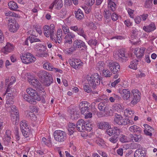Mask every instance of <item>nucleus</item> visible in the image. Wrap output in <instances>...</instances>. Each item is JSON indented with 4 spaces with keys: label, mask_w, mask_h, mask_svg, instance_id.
<instances>
[{
    "label": "nucleus",
    "mask_w": 157,
    "mask_h": 157,
    "mask_svg": "<svg viewBox=\"0 0 157 157\" xmlns=\"http://www.w3.org/2000/svg\"><path fill=\"white\" fill-rule=\"evenodd\" d=\"M119 93L124 100L130 101L131 104H136L140 100V93L138 90H132L131 92L129 89H124L120 90Z\"/></svg>",
    "instance_id": "obj_1"
},
{
    "label": "nucleus",
    "mask_w": 157,
    "mask_h": 157,
    "mask_svg": "<svg viewBox=\"0 0 157 157\" xmlns=\"http://www.w3.org/2000/svg\"><path fill=\"white\" fill-rule=\"evenodd\" d=\"M100 77L98 74L96 73L92 75H87L86 79L88 84L94 89H95L97 86L99 85L100 83Z\"/></svg>",
    "instance_id": "obj_2"
},
{
    "label": "nucleus",
    "mask_w": 157,
    "mask_h": 157,
    "mask_svg": "<svg viewBox=\"0 0 157 157\" xmlns=\"http://www.w3.org/2000/svg\"><path fill=\"white\" fill-rule=\"evenodd\" d=\"M114 121L120 125H125L129 124H133V121L128 117L124 118L120 114H117L114 119Z\"/></svg>",
    "instance_id": "obj_3"
},
{
    "label": "nucleus",
    "mask_w": 157,
    "mask_h": 157,
    "mask_svg": "<svg viewBox=\"0 0 157 157\" xmlns=\"http://www.w3.org/2000/svg\"><path fill=\"white\" fill-rule=\"evenodd\" d=\"M21 58L23 63L26 64L34 63L36 60V58L29 53L23 54Z\"/></svg>",
    "instance_id": "obj_4"
},
{
    "label": "nucleus",
    "mask_w": 157,
    "mask_h": 157,
    "mask_svg": "<svg viewBox=\"0 0 157 157\" xmlns=\"http://www.w3.org/2000/svg\"><path fill=\"white\" fill-rule=\"evenodd\" d=\"M36 48L37 52V56L41 57H46L47 56L48 53L46 52L45 46L41 44H36Z\"/></svg>",
    "instance_id": "obj_5"
},
{
    "label": "nucleus",
    "mask_w": 157,
    "mask_h": 157,
    "mask_svg": "<svg viewBox=\"0 0 157 157\" xmlns=\"http://www.w3.org/2000/svg\"><path fill=\"white\" fill-rule=\"evenodd\" d=\"M108 67L113 74H116L120 70V66L119 64L116 62L111 60L108 61Z\"/></svg>",
    "instance_id": "obj_6"
},
{
    "label": "nucleus",
    "mask_w": 157,
    "mask_h": 157,
    "mask_svg": "<svg viewBox=\"0 0 157 157\" xmlns=\"http://www.w3.org/2000/svg\"><path fill=\"white\" fill-rule=\"evenodd\" d=\"M55 140L59 142H63L66 139V134L65 132L61 130H56L54 133Z\"/></svg>",
    "instance_id": "obj_7"
},
{
    "label": "nucleus",
    "mask_w": 157,
    "mask_h": 157,
    "mask_svg": "<svg viewBox=\"0 0 157 157\" xmlns=\"http://www.w3.org/2000/svg\"><path fill=\"white\" fill-rule=\"evenodd\" d=\"M114 56L117 60L124 62L127 60V55L125 54V52L123 50H120L116 52Z\"/></svg>",
    "instance_id": "obj_8"
},
{
    "label": "nucleus",
    "mask_w": 157,
    "mask_h": 157,
    "mask_svg": "<svg viewBox=\"0 0 157 157\" xmlns=\"http://www.w3.org/2000/svg\"><path fill=\"white\" fill-rule=\"evenodd\" d=\"M44 68L48 71H54L55 72H59L61 73L62 72L61 70L53 67L52 64L48 62H46L43 65Z\"/></svg>",
    "instance_id": "obj_9"
},
{
    "label": "nucleus",
    "mask_w": 157,
    "mask_h": 157,
    "mask_svg": "<svg viewBox=\"0 0 157 157\" xmlns=\"http://www.w3.org/2000/svg\"><path fill=\"white\" fill-rule=\"evenodd\" d=\"M69 63L70 65L75 69L80 68L82 65L83 63L79 59H74L73 60H70Z\"/></svg>",
    "instance_id": "obj_10"
},
{
    "label": "nucleus",
    "mask_w": 157,
    "mask_h": 157,
    "mask_svg": "<svg viewBox=\"0 0 157 157\" xmlns=\"http://www.w3.org/2000/svg\"><path fill=\"white\" fill-rule=\"evenodd\" d=\"M73 44L76 48L82 47L83 48V50L86 51L87 50V46L85 43L81 40L76 39L73 41Z\"/></svg>",
    "instance_id": "obj_11"
},
{
    "label": "nucleus",
    "mask_w": 157,
    "mask_h": 157,
    "mask_svg": "<svg viewBox=\"0 0 157 157\" xmlns=\"http://www.w3.org/2000/svg\"><path fill=\"white\" fill-rule=\"evenodd\" d=\"M13 45L9 43H7L1 51L4 54H7L12 52L13 50Z\"/></svg>",
    "instance_id": "obj_12"
},
{
    "label": "nucleus",
    "mask_w": 157,
    "mask_h": 157,
    "mask_svg": "<svg viewBox=\"0 0 157 157\" xmlns=\"http://www.w3.org/2000/svg\"><path fill=\"white\" fill-rule=\"evenodd\" d=\"M97 126L98 128L102 130H106L111 127L109 122L105 121L98 122L97 123Z\"/></svg>",
    "instance_id": "obj_13"
},
{
    "label": "nucleus",
    "mask_w": 157,
    "mask_h": 157,
    "mask_svg": "<svg viewBox=\"0 0 157 157\" xmlns=\"http://www.w3.org/2000/svg\"><path fill=\"white\" fill-rule=\"evenodd\" d=\"M113 112L111 108L108 105L103 110V112L102 113H101L100 116L98 115V116L100 117L111 116L113 115Z\"/></svg>",
    "instance_id": "obj_14"
},
{
    "label": "nucleus",
    "mask_w": 157,
    "mask_h": 157,
    "mask_svg": "<svg viewBox=\"0 0 157 157\" xmlns=\"http://www.w3.org/2000/svg\"><path fill=\"white\" fill-rule=\"evenodd\" d=\"M75 37V35L72 32H70L66 35L64 38V43L65 44H71L72 42V39Z\"/></svg>",
    "instance_id": "obj_15"
},
{
    "label": "nucleus",
    "mask_w": 157,
    "mask_h": 157,
    "mask_svg": "<svg viewBox=\"0 0 157 157\" xmlns=\"http://www.w3.org/2000/svg\"><path fill=\"white\" fill-rule=\"evenodd\" d=\"M145 49L144 48H137L135 49L134 53L138 59L142 58L144 55Z\"/></svg>",
    "instance_id": "obj_16"
},
{
    "label": "nucleus",
    "mask_w": 157,
    "mask_h": 157,
    "mask_svg": "<svg viewBox=\"0 0 157 157\" xmlns=\"http://www.w3.org/2000/svg\"><path fill=\"white\" fill-rule=\"evenodd\" d=\"M85 121L83 119L79 120L77 123L76 128L79 132H84L85 131Z\"/></svg>",
    "instance_id": "obj_17"
},
{
    "label": "nucleus",
    "mask_w": 157,
    "mask_h": 157,
    "mask_svg": "<svg viewBox=\"0 0 157 157\" xmlns=\"http://www.w3.org/2000/svg\"><path fill=\"white\" fill-rule=\"evenodd\" d=\"M121 132V129L120 128L115 127L113 128H108L106 129L105 133L110 136H111L116 133V132Z\"/></svg>",
    "instance_id": "obj_18"
},
{
    "label": "nucleus",
    "mask_w": 157,
    "mask_h": 157,
    "mask_svg": "<svg viewBox=\"0 0 157 157\" xmlns=\"http://www.w3.org/2000/svg\"><path fill=\"white\" fill-rule=\"evenodd\" d=\"M156 29L155 25L154 23L151 22L149 25L144 26L143 29L147 33H150L154 30Z\"/></svg>",
    "instance_id": "obj_19"
},
{
    "label": "nucleus",
    "mask_w": 157,
    "mask_h": 157,
    "mask_svg": "<svg viewBox=\"0 0 157 157\" xmlns=\"http://www.w3.org/2000/svg\"><path fill=\"white\" fill-rule=\"evenodd\" d=\"M53 79L52 75L50 74L48 76L44 78L43 81V83L44 85L46 86H49L53 83Z\"/></svg>",
    "instance_id": "obj_20"
},
{
    "label": "nucleus",
    "mask_w": 157,
    "mask_h": 157,
    "mask_svg": "<svg viewBox=\"0 0 157 157\" xmlns=\"http://www.w3.org/2000/svg\"><path fill=\"white\" fill-rule=\"evenodd\" d=\"M146 155V151L145 149H138L135 153L134 157H144Z\"/></svg>",
    "instance_id": "obj_21"
},
{
    "label": "nucleus",
    "mask_w": 157,
    "mask_h": 157,
    "mask_svg": "<svg viewBox=\"0 0 157 157\" xmlns=\"http://www.w3.org/2000/svg\"><path fill=\"white\" fill-rule=\"evenodd\" d=\"M128 130L133 133L140 134L142 132L141 128L139 127L134 125L131 126L128 129Z\"/></svg>",
    "instance_id": "obj_22"
},
{
    "label": "nucleus",
    "mask_w": 157,
    "mask_h": 157,
    "mask_svg": "<svg viewBox=\"0 0 157 157\" xmlns=\"http://www.w3.org/2000/svg\"><path fill=\"white\" fill-rule=\"evenodd\" d=\"M19 27L18 24L15 21L12 22L9 25L10 31L13 33L16 32L18 29Z\"/></svg>",
    "instance_id": "obj_23"
},
{
    "label": "nucleus",
    "mask_w": 157,
    "mask_h": 157,
    "mask_svg": "<svg viewBox=\"0 0 157 157\" xmlns=\"http://www.w3.org/2000/svg\"><path fill=\"white\" fill-rule=\"evenodd\" d=\"M31 82L32 85L36 89H38L40 90H41L42 89V86L41 84L37 79H32L29 82Z\"/></svg>",
    "instance_id": "obj_24"
},
{
    "label": "nucleus",
    "mask_w": 157,
    "mask_h": 157,
    "mask_svg": "<svg viewBox=\"0 0 157 157\" xmlns=\"http://www.w3.org/2000/svg\"><path fill=\"white\" fill-rule=\"evenodd\" d=\"M75 17L78 20H81L84 17L83 12L80 9H78L76 11L74 12Z\"/></svg>",
    "instance_id": "obj_25"
},
{
    "label": "nucleus",
    "mask_w": 157,
    "mask_h": 157,
    "mask_svg": "<svg viewBox=\"0 0 157 157\" xmlns=\"http://www.w3.org/2000/svg\"><path fill=\"white\" fill-rule=\"evenodd\" d=\"M129 137L133 142H139L141 140V136L140 134H130Z\"/></svg>",
    "instance_id": "obj_26"
},
{
    "label": "nucleus",
    "mask_w": 157,
    "mask_h": 157,
    "mask_svg": "<svg viewBox=\"0 0 157 157\" xmlns=\"http://www.w3.org/2000/svg\"><path fill=\"white\" fill-rule=\"evenodd\" d=\"M121 132H117L116 133L112 135L109 139V140L113 144L116 143L118 140V137Z\"/></svg>",
    "instance_id": "obj_27"
},
{
    "label": "nucleus",
    "mask_w": 157,
    "mask_h": 157,
    "mask_svg": "<svg viewBox=\"0 0 157 157\" xmlns=\"http://www.w3.org/2000/svg\"><path fill=\"white\" fill-rule=\"evenodd\" d=\"M139 60L136 59H134L130 62V64L129 67L132 69L136 70L137 69V67L139 63Z\"/></svg>",
    "instance_id": "obj_28"
},
{
    "label": "nucleus",
    "mask_w": 157,
    "mask_h": 157,
    "mask_svg": "<svg viewBox=\"0 0 157 157\" xmlns=\"http://www.w3.org/2000/svg\"><path fill=\"white\" fill-rule=\"evenodd\" d=\"M117 1H108V7L109 10L114 11L116 9V3Z\"/></svg>",
    "instance_id": "obj_29"
},
{
    "label": "nucleus",
    "mask_w": 157,
    "mask_h": 157,
    "mask_svg": "<svg viewBox=\"0 0 157 157\" xmlns=\"http://www.w3.org/2000/svg\"><path fill=\"white\" fill-rule=\"evenodd\" d=\"M23 97L26 101L29 103L34 105L36 104V101H35V100L32 97L29 96L28 94H24Z\"/></svg>",
    "instance_id": "obj_30"
},
{
    "label": "nucleus",
    "mask_w": 157,
    "mask_h": 157,
    "mask_svg": "<svg viewBox=\"0 0 157 157\" xmlns=\"http://www.w3.org/2000/svg\"><path fill=\"white\" fill-rule=\"evenodd\" d=\"M44 35L46 37H48L50 36V38L52 41L55 42L56 43H57V39L53 37V36H54V33H52V34L50 33V30H49V31H46V32H44Z\"/></svg>",
    "instance_id": "obj_31"
},
{
    "label": "nucleus",
    "mask_w": 157,
    "mask_h": 157,
    "mask_svg": "<svg viewBox=\"0 0 157 157\" xmlns=\"http://www.w3.org/2000/svg\"><path fill=\"white\" fill-rule=\"evenodd\" d=\"M75 128H76V125L75 124L72 123H69L68 130L69 132L68 134L69 135H71L73 134Z\"/></svg>",
    "instance_id": "obj_32"
},
{
    "label": "nucleus",
    "mask_w": 157,
    "mask_h": 157,
    "mask_svg": "<svg viewBox=\"0 0 157 157\" xmlns=\"http://www.w3.org/2000/svg\"><path fill=\"white\" fill-rule=\"evenodd\" d=\"M50 74L45 71L42 70L38 72L37 73V75L39 78H44H44L48 76V75Z\"/></svg>",
    "instance_id": "obj_33"
},
{
    "label": "nucleus",
    "mask_w": 157,
    "mask_h": 157,
    "mask_svg": "<svg viewBox=\"0 0 157 157\" xmlns=\"http://www.w3.org/2000/svg\"><path fill=\"white\" fill-rule=\"evenodd\" d=\"M90 104L86 101H82L81 102L79 105V109L80 110L84 108L87 109L89 107H90Z\"/></svg>",
    "instance_id": "obj_34"
},
{
    "label": "nucleus",
    "mask_w": 157,
    "mask_h": 157,
    "mask_svg": "<svg viewBox=\"0 0 157 157\" xmlns=\"http://www.w3.org/2000/svg\"><path fill=\"white\" fill-rule=\"evenodd\" d=\"M8 5L10 9L16 11L18 8L17 4L13 1H10L9 2Z\"/></svg>",
    "instance_id": "obj_35"
},
{
    "label": "nucleus",
    "mask_w": 157,
    "mask_h": 157,
    "mask_svg": "<svg viewBox=\"0 0 157 157\" xmlns=\"http://www.w3.org/2000/svg\"><path fill=\"white\" fill-rule=\"evenodd\" d=\"M113 109L114 112L120 113L122 111L123 108L119 104H115L113 106Z\"/></svg>",
    "instance_id": "obj_36"
},
{
    "label": "nucleus",
    "mask_w": 157,
    "mask_h": 157,
    "mask_svg": "<svg viewBox=\"0 0 157 157\" xmlns=\"http://www.w3.org/2000/svg\"><path fill=\"white\" fill-rule=\"evenodd\" d=\"M29 40L31 43L34 42H40V40L37 37V36H29Z\"/></svg>",
    "instance_id": "obj_37"
},
{
    "label": "nucleus",
    "mask_w": 157,
    "mask_h": 157,
    "mask_svg": "<svg viewBox=\"0 0 157 157\" xmlns=\"http://www.w3.org/2000/svg\"><path fill=\"white\" fill-rule=\"evenodd\" d=\"M70 115L72 119H76L78 117L77 112L75 109H72L70 110Z\"/></svg>",
    "instance_id": "obj_38"
},
{
    "label": "nucleus",
    "mask_w": 157,
    "mask_h": 157,
    "mask_svg": "<svg viewBox=\"0 0 157 157\" xmlns=\"http://www.w3.org/2000/svg\"><path fill=\"white\" fill-rule=\"evenodd\" d=\"M95 142L99 146L102 147H104L106 146L104 141L101 138H98L96 140Z\"/></svg>",
    "instance_id": "obj_39"
},
{
    "label": "nucleus",
    "mask_w": 157,
    "mask_h": 157,
    "mask_svg": "<svg viewBox=\"0 0 157 157\" xmlns=\"http://www.w3.org/2000/svg\"><path fill=\"white\" fill-rule=\"evenodd\" d=\"M54 2H55V6L56 9L59 10L63 6L62 1L61 0H55Z\"/></svg>",
    "instance_id": "obj_40"
},
{
    "label": "nucleus",
    "mask_w": 157,
    "mask_h": 157,
    "mask_svg": "<svg viewBox=\"0 0 157 157\" xmlns=\"http://www.w3.org/2000/svg\"><path fill=\"white\" fill-rule=\"evenodd\" d=\"M26 117L32 121H35L36 120V115L32 112H29L27 113Z\"/></svg>",
    "instance_id": "obj_41"
},
{
    "label": "nucleus",
    "mask_w": 157,
    "mask_h": 157,
    "mask_svg": "<svg viewBox=\"0 0 157 157\" xmlns=\"http://www.w3.org/2000/svg\"><path fill=\"white\" fill-rule=\"evenodd\" d=\"M108 106L106 103L101 102L98 104V108L100 110L103 111Z\"/></svg>",
    "instance_id": "obj_42"
},
{
    "label": "nucleus",
    "mask_w": 157,
    "mask_h": 157,
    "mask_svg": "<svg viewBox=\"0 0 157 157\" xmlns=\"http://www.w3.org/2000/svg\"><path fill=\"white\" fill-rule=\"evenodd\" d=\"M77 33L78 35L82 36L86 40L87 36L84 32L83 28L79 27Z\"/></svg>",
    "instance_id": "obj_43"
},
{
    "label": "nucleus",
    "mask_w": 157,
    "mask_h": 157,
    "mask_svg": "<svg viewBox=\"0 0 157 157\" xmlns=\"http://www.w3.org/2000/svg\"><path fill=\"white\" fill-rule=\"evenodd\" d=\"M11 119L13 124L17 125L18 124L19 121V116H12L11 117Z\"/></svg>",
    "instance_id": "obj_44"
},
{
    "label": "nucleus",
    "mask_w": 157,
    "mask_h": 157,
    "mask_svg": "<svg viewBox=\"0 0 157 157\" xmlns=\"http://www.w3.org/2000/svg\"><path fill=\"white\" fill-rule=\"evenodd\" d=\"M91 87V86H90L88 84H85L83 85V89L84 91L87 93H89L91 92L92 89Z\"/></svg>",
    "instance_id": "obj_45"
},
{
    "label": "nucleus",
    "mask_w": 157,
    "mask_h": 157,
    "mask_svg": "<svg viewBox=\"0 0 157 157\" xmlns=\"http://www.w3.org/2000/svg\"><path fill=\"white\" fill-rule=\"evenodd\" d=\"M92 125L88 121H85V130H86L88 132L90 131L92 129Z\"/></svg>",
    "instance_id": "obj_46"
},
{
    "label": "nucleus",
    "mask_w": 157,
    "mask_h": 157,
    "mask_svg": "<svg viewBox=\"0 0 157 157\" xmlns=\"http://www.w3.org/2000/svg\"><path fill=\"white\" fill-rule=\"evenodd\" d=\"M103 73L104 75L107 77H110L112 75V72L107 69H103Z\"/></svg>",
    "instance_id": "obj_47"
},
{
    "label": "nucleus",
    "mask_w": 157,
    "mask_h": 157,
    "mask_svg": "<svg viewBox=\"0 0 157 157\" xmlns=\"http://www.w3.org/2000/svg\"><path fill=\"white\" fill-rule=\"evenodd\" d=\"M152 5V0H146L144 3V6L146 8H150Z\"/></svg>",
    "instance_id": "obj_48"
},
{
    "label": "nucleus",
    "mask_w": 157,
    "mask_h": 157,
    "mask_svg": "<svg viewBox=\"0 0 157 157\" xmlns=\"http://www.w3.org/2000/svg\"><path fill=\"white\" fill-rule=\"evenodd\" d=\"M26 91L28 94L33 97V95H34L36 92V90L31 88L27 89L26 90Z\"/></svg>",
    "instance_id": "obj_49"
},
{
    "label": "nucleus",
    "mask_w": 157,
    "mask_h": 157,
    "mask_svg": "<svg viewBox=\"0 0 157 157\" xmlns=\"http://www.w3.org/2000/svg\"><path fill=\"white\" fill-rule=\"evenodd\" d=\"M104 17L106 19H109L110 16H111V13L110 11L109 10H105L103 12Z\"/></svg>",
    "instance_id": "obj_50"
},
{
    "label": "nucleus",
    "mask_w": 157,
    "mask_h": 157,
    "mask_svg": "<svg viewBox=\"0 0 157 157\" xmlns=\"http://www.w3.org/2000/svg\"><path fill=\"white\" fill-rule=\"evenodd\" d=\"M76 47L73 44V45L67 49L66 52L68 54H71L74 52L76 50Z\"/></svg>",
    "instance_id": "obj_51"
},
{
    "label": "nucleus",
    "mask_w": 157,
    "mask_h": 157,
    "mask_svg": "<svg viewBox=\"0 0 157 157\" xmlns=\"http://www.w3.org/2000/svg\"><path fill=\"white\" fill-rule=\"evenodd\" d=\"M124 113L127 114L128 116L133 115L134 113V111L130 108L126 109L124 110Z\"/></svg>",
    "instance_id": "obj_52"
},
{
    "label": "nucleus",
    "mask_w": 157,
    "mask_h": 157,
    "mask_svg": "<svg viewBox=\"0 0 157 157\" xmlns=\"http://www.w3.org/2000/svg\"><path fill=\"white\" fill-rule=\"evenodd\" d=\"M97 66L99 70H102L104 68V63L102 61H100L97 63Z\"/></svg>",
    "instance_id": "obj_53"
},
{
    "label": "nucleus",
    "mask_w": 157,
    "mask_h": 157,
    "mask_svg": "<svg viewBox=\"0 0 157 157\" xmlns=\"http://www.w3.org/2000/svg\"><path fill=\"white\" fill-rule=\"evenodd\" d=\"M97 43V40L95 39H90L88 42V44L91 46H95Z\"/></svg>",
    "instance_id": "obj_54"
},
{
    "label": "nucleus",
    "mask_w": 157,
    "mask_h": 157,
    "mask_svg": "<svg viewBox=\"0 0 157 157\" xmlns=\"http://www.w3.org/2000/svg\"><path fill=\"white\" fill-rule=\"evenodd\" d=\"M5 15L6 16L9 17H15L16 15V14L15 13L11 11H6L5 13Z\"/></svg>",
    "instance_id": "obj_55"
},
{
    "label": "nucleus",
    "mask_w": 157,
    "mask_h": 157,
    "mask_svg": "<svg viewBox=\"0 0 157 157\" xmlns=\"http://www.w3.org/2000/svg\"><path fill=\"white\" fill-rule=\"evenodd\" d=\"M27 128H25L21 129L23 135L25 137H28L29 135V132L27 131Z\"/></svg>",
    "instance_id": "obj_56"
},
{
    "label": "nucleus",
    "mask_w": 157,
    "mask_h": 157,
    "mask_svg": "<svg viewBox=\"0 0 157 157\" xmlns=\"http://www.w3.org/2000/svg\"><path fill=\"white\" fill-rule=\"evenodd\" d=\"M27 126V123H26V121L25 120H23L21 121L20 124V127L21 129L26 128Z\"/></svg>",
    "instance_id": "obj_57"
},
{
    "label": "nucleus",
    "mask_w": 157,
    "mask_h": 157,
    "mask_svg": "<svg viewBox=\"0 0 157 157\" xmlns=\"http://www.w3.org/2000/svg\"><path fill=\"white\" fill-rule=\"evenodd\" d=\"M120 141L122 143L127 142H128V140L125 136L122 135L120 139Z\"/></svg>",
    "instance_id": "obj_58"
},
{
    "label": "nucleus",
    "mask_w": 157,
    "mask_h": 157,
    "mask_svg": "<svg viewBox=\"0 0 157 157\" xmlns=\"http://www.w3.org/2000/svg\"><path fill=\"white\" fill-rule=\"evenodd\" d=\"M87 25L90 29H96V27L95 24L92 22H90L88 23L87 24Z\"/></svg>",
    "instance_id": "obj_59"
},
{
    "label": "nucleus",
    "mask_w": 157,
    "mask_h": 157,
    "mask_svg": "<svg viewBox=\"0 0 157 157\" xmlns=\"http://www.w3.org/2000/svg\"><path fill=\"white\" fill-rule=\"evenodd\" d=\"M144 126L145 128L144 130H146L147 131L151 132L154 130V128H153L147 124H144Z\"/></svg>",
    "instance_id": "obj_60"
},
{
    "label": "nucleus",
    "mask_w": 157,
    "mask_h": 157,
    "mask_svg": "<svg viewBox=\"0 0 157 157\" xmlns=\"http://www.w3.org/2000/svg\"><path fill=\"white\" fill-rule=\"evenodd\" d=\"M124 23L127 27H129L131 26L132 25V22L130 21L129 19H127L125 20L124 22Z\"/></svg>",
    "instance_id": "obj_61"
},
{
    "label": "nucleus",
    "mask_w": 157,
    "mask_h": 157,
    "mask_svg": "<svg viewBox=\"0 0 157 157\" xmlns=\"http://www.w3.org/2000/svg\"><path fill=\"white\" fill-rule=\"evenodd\" d=\"M62 29L63 32V33L65 34H68L69 33V27L67 26H62Z\"/></svg>",
    "instance_id": "obj_62"
},
{
    "label": "nucleus",
    "mask_w": 157,
    "mask_h": 157,
    "mask_svg": "<svg viewBox=\"0 0 157 157\" xmlns=\"http://www.w3.org/2000/svg\"><path fill=\"white\" fill-rule=\"evenodd\" d=\"M83 115L85 116V118L86 119L90 118L92 116L91 111H89L88 112H87V113H85Z\"/></svg>",
    "instance_id": "obj_63"
},
{
    "label": "nucleus",
    "mask_w": 157,
    "mask_h": 157,
    "mask_svg": "<svg viewBox=\"0 0 157 157\" xmlns=\"http://www.w3.org/2000/svg\"><path fill=\"white\" fill-rule=\"evenodd\" d=\"M111 18L113 21H116L118 19V16L116 13H113L111 15Z\"/></svg>",
    "instance_id": "obj_64"
}]
</instances>
